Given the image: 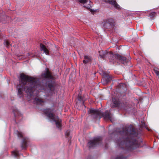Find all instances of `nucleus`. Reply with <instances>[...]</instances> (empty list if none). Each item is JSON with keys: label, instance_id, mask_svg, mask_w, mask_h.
<instances>
[{"label": "nucleus", "instance_id": "nucleus-21", "mask_svg": "<svg viewBox=\"0 0 159 159\" xmlns=\"http://www.w3.org/2000/svg\"><path fill=\"white\" fill-rule=\"evenodd\" d=\"M4 44L6 47L8 48H9L11 46V44L8 40H4Z\"/></svg>", "mask_w": 159, "mask_h": 159}, {"label": "nucleus", "instance_id": "nucleus-10", "mask_svg": "<svg viewBox=\"0 0 159 159\" xmlns=\"http://www.w3.org/2000/svg\"><path fill=\"white\" fill-rule=\"evenodd\" d=\"M119 57L118 62H120L125 65H127V63L129 61V60L128 59L125 57L119 55Z\"/></svg>", "mask_w": 159, "mask_h": 159}, {"label": "nucleus", "instance_id": "nucleus-7", "mask_svg": "<svg viewBox=\"0 0 159 159\" xmlns=\"http://www.w3.org/2000/svg\"><path fill=\"white\" fill-rule=\"evenodd\" d=\"M113 22L112 19L111 18L107 19L102 23V24L104 28L109 29L112 27Z\"/></svg>", "mask_w": 159, "mask_h": 159}, {"label": "nucleus", "instance_id": "nucleus-15", "mask_svg": "<svg viewBox=\"0 0 159 159\" xmlns=\"http://www.w3.org/2000/svg\"><path fill=\"white\" fill-rule=\"evenodd\" d=\"M34 104L37 105H41L44 102V101L40 98H35L34 99Z\"/></svg>", "mask_w": 159, "mask_h": 159}, {"label": "nucleus", "instance_id": "nucleus-12", "mask_svg": "<svg viewBox=\"0 0 159 159\" xmlns=\"http://www.w3.org/2000/svg\"><path fill=\"white\" fill-rule=\"evenodd\" d=\"M79 2L83 4H86L84 6V7L87 8H90L91 7V4H90L91 1L88 0H79Z\"/></svg>", "mask_w": 159, "mask_h": 159}, {"label": "nucleus", "instance_id": "nucleus-5", "mask_svg": "<svg viewBox=\"0 0 159 159\" xmlns=\"http://www.w3.org/2000/svg\"><path fill=\"white\" fill-rule=\"evenodd\" d=\"M44 113L51 122H54L57 127L60 128L61 127V120L58 117L51 113L49 109L45 110Z\"/></svg>", "mask_w": 159, "mask_h": 159}, {"label": "nucleus", "instance_id": "nucleus-6", "mask_svg": "<svg viewBox=\"0 0 159 159\" xmlns=\"http://www.w3.org/2000/svg\"><path fill=\"white\" fill-rule=\"evenodd\" d=\"M102 138L101 137H98L94 138L88 143V146L90 148H94L95 147L101 144Z\"/></svg>", "mask_w": 159, "mask_h": 159}, {"label": "nucleus", "instance_id": "nucleus-27", "mask_svg": "<svg viewBox=\"0 0 159 159\" xmlns=\"http://www.w3.org/2000/svg\"><path fill=\"white\" fill-rule=\"evenodd\" d=\"M27 54H28V55H27V57H29V56H30V54L29 53H28Z\"/></svg>", "mask_w": 159, "mask_h": 159}, {"label": "nucleus", "instance_id": "nucleus-11", "mask_svg": "<svg viewBox=\"0 0 159 159\" xmlns=\"http://www.w3.org/2000/svg\"><path fill=\"white\" fill-rule=\"evenodd\" d=\"M29 140L27 138H23L21 143V147L22 149H25L28 146L27 143Z\"/></svg>", "mask_w": 159, "mask_h": 159}, {"label": "nucleus", "instance_id": "nucleus-25", "mask_svg": "<svg viewBox=\"0 0 159 159\" xmlns=\"http://www.w3.org/2000/svg\"><path fill=\"white\" fill-rule=\"evenodd\" d=\"M13 112L14 113V116L15 117H16L17 115H19V111L18 110L16 109L13 110Z\"/></svg>", "mask_w": 159, "mask_h": 159}, {"label": "nucleus", "instance_id": "nucleus-8", "mask_svg": "<svg viewBox=\"0 0 159 159\" xmlns=\"http://www.w3.org/2000/svg\"><path fill=\"white\" fill-rule=\"evenodd\" d=\"M112 102L111 105V108L119 107H120V102L118 100L115 98H112Z\"/></svg>", "mask_w": 159, "mask_h": 159}, {"label": "nucleus", "instance_id": "nucleus-18", "mask_svg": "<svg viewBox=\"0 0 159 159\" xmlns=\"http://www.w3.org/2000/svg\"><path fill=\"white\" fill-rule=\"evenodd\" d=\"M15 134L17 135L19 138H23V134L21 132L16 131L15 132Z\"/></svg>", "mask_w": 159, "mask_h": 159}, {"label": "nucleus", "instance_id": "nucleus-20", "mask_svg": "<svg viewBox=\"0 0 159 159\" xmlns=\"http://www.w3.org/2000/svg\"><path fill=\"white\" fill-rule=\"evenodd\" d=\"M126 157L123 156L122 154L117 155L115 159H125Z\"/></svg>", "mask_w": 159, "mask_h": 159}, {"label": "nucleus", "instance_id": "nucleus-17", "mask_svg": "<svg viewBox=\"0 0 159 159\" xmlns=\"http://www.w3.org/2000/svg\"><path fill=\"white\" fill-rule=\"evenodd\" d=\"M78 99L79 101L82 102V105H84V107H85V106L84 105V102L86 99H84L80 93L78 94Z\"/></svg>", "mask_w": 159, "mask_h": 159}, {"label": "nucleus", "instance_id": "nucleus-1", "mask_svg": "<svg viewBox=\"0 0 159 159\" xmlns=\"http://www.w3.org/2000/svg\"><path fill=\"white\" fill-rule=\"evenodd\" d=\"M41 75L43 81L41 82L39 79L33 77L29 76L23 73L20 74V83L24 87V90L29 97L34 94V93L44 90L48 94V96L52 95L56 90V84L54 78L50 72L47 69Z\"/></svg>", "mask_w": 159, "mask_h": 159}, {"label": "nucleus", "instance_id": "nucleus-23", "mask_svg": "<svg viewBox=\"0 0 159 159\" xmlns=\"http://www.w3.org/2000/svg\"><path fill=\"white\" fill-rule=\"evenodd\" d=\"M12 154L14 156V157L17 158V157L19 155V152L17 151H13L12 152Z\"/></svg>", "mask_w": 159, "mask_h": 159}, {"label": "nucleus", "instance_id": "nucleus-22", "mask_svg": "<svg viewBox=\"0 0 159 159\" xmlns=\"http://www.w3.org/2000/svg\"><path fill=\"white\" fill-rule=\"evenodd\" d=\"M153 70L156 75L159 76V69L156 67H154L153 69Z\"/></svg>", "mask_w": 159, "mask_h": 159}, {"label": "nucleus", "instance_id": "nucleus-16", "mask_svg": "<svg viewBox=\"0 0 159 159\" xmlns=\"http://www.w3.org/2000/svg\"><path fill=\"white\" fill-rule=\"evenodd\" d=\"M24 87L22 86H18L17 87V89L18 90V94L20 95V97H21L23 96L22 90L23 89Z\"/></svg>", "mask_w": 159, "mask_h": 159}, {"label": "nucleus", "instance_id": "nucleus-29", "mask_svg": "<svg viewBox=\"0 0 159 159\" xmlns=\"http://www.w3.org/2000/svg\"><path fill=\"white\" fill-rule=\"evenodd\" d=\"M88 159H90L89 158V157H88Z\"/></svg>", "mask_w": 159, "mask_h": 159}, {"label": "nucleus", "instance_id": "nucleus-19", "mask_svg": "<svg viewBox=\"0 0 159 159\" xmlns=\"http://www.w3.org/2000/svg\"><path fill=\"white\" fill-rule=\"evenodd\" d=\"M70 131L69 130H67L66 133H65V136H66L68 138V139H70L71 137L70 136Z\"/></svg>", "mask_w": 159, "mask_h": 159}, {"label": "nucleus", "instance_id": "nucleus-3", "mask_svg": "<svg viewBox=\"0 0 159 159\" xmlns=\"http://www.w3.org/2000/svg\"><path fill=\"white\" fill-rule=\"evenodd\" d=\"M88 113L93 119H100L102 116L104 119H109L110 121H112V115L111 113L110 110L107 111L102 113L99 110L91 108L89 109Z\"/></svg>", "mask_w": 159, "mask_h": 159}, {"label": "nucleus", "instance_id": "nucleus-2", "mask_svg": "<svg viewBox=\"0 0 159 159\" xmlns=\"http://www.w3.org/2000/svg\"><path fill=\"white\" fill-rule=\"evenodd\" d=\"M118 134L121 138L116 140L115 142L119 148L121 149L124 153L131 150L143 147L144 143L142 139H134L138 133L132 125L126 126L122 129V131L118 132Z\"/></svg>", "mask_w": 159, "mask_h": 159}, {"label": "nucleus", "instance_id": "nucleus-24", "mask_svg": "<svg viewBox=\"0 0 159 159\" xmlns=\"http://www.w3.org/2000/svg\"><path fill=\"white\" fill-rule=\"evenodd\" d=\"M156 12H152L149 15V16L152 19H153V18L155 16Z\"/></svg>", "mask_w": 159, "mask_h": 159}, {"label": "nucleus", "instance_id": "nucleus-9", "mask_svg": "<svg viewBox=\"0 0 159 159\" xmlns=\"http://www.w3.org/2000/svg\"><path fill=\"white\" fill-rule=\"evenodd\" d=\"M112 80V78L108 75L104 76L102 78L101 82L104 85L106 84Z\"/></svg>", "mask_w": 159, "mask_h": 159}, {"label": "nucleus", "instance_id": "nucleus-13", "mask_svg": "<svg viewBox=\"0 0 159 159\" xmlns=\"http://www.w3.org/2000/svg\"><path fill=\"white\" fill-rule=\"evenodd\" d=\"M40 50L42 51H43V53H45L47 55H49V54L48 50L43 44L41 43L40 44Z\"/></svg>", "mask_w": 159, "mask_h": 159}, {"label": "nucleus", "instance_id": "nucleus-4", "mask_svg": "<svg viewBox=\"0 0 159 159\" xmlns=\"http://www.w3.org/2000/svg\"><path fill=\"white\" fill-rule=\"evenodd\" d=\"M98 53L100 57L103 59L108 57L109 61L112 63L116 62H118L119 55V54L113 53L111 52H107L102 50L99 51Z\"/></svg>", "mask_w": 159, "mask_h": 159}, {"label": "nucleus", "instance_id": "nucleus-14", "mask_svg": "<svg viewBox=\"0 0 159 159\" xmlns=\"http://www.w3.org/2000/svg\"><path fill=\"white\" fill-rule=\"evenodd\" d=\"M84 59L83 61L85 64L90 62L92 60L90 56L86 55L84 56Z\"/></svg>", "mask_w": 159, "mask_h": 159}, {"label": "nucleus", "instance_id": "nucleus-26", "mask_svg": "<svg viewBox=\"0 0 159 159\" xmlns=\"http://www.w3.org/2000/svg\"><path fill=\"white\" fill-rule=\"evenodd\" d=\"M124 86H125V84H123V83H120V89H121V88L122 87V86L124 87Z\"/></svg>", "mask_w": 159, "mask_h": 159}, {"label": "nucleus", "instance_id": "nucleus-28", "mask_svg": "<svg viewBox=\"0 0 159 159\" xmlns=\"http://www.w3.org/2000/svg\"><path fill=\"white\" fill-rule=\"evenodd\" d=\"M113 135V133H112L111 134V135Z\"/></svg>", "mask_w": 159, "mask_h": 159}]
</instances>
